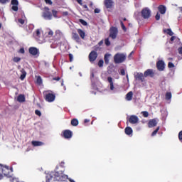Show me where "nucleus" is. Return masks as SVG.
<instances>
[{"label": "nucleus", "instance_id": "b1692460", "mask_svg": "<svg viewBox=\"0 0 182 182\" xmlns=\"http://www.w3.org/2000/svg\"><path fill=\"white\" fill-rule=\"evenodd\" d=\"M159 11L160 12V14H161L162 15H164V14H166V6L161 5L159 6Z\"/></svg>", "mask_w": 182, "mask_h": 182}, {"label": "nucleus", "instance_id": "37998d69", "mask_svg": "<svg viewBox=\"0 0 182 182\" xmlns=\"http://www.w3.org/2000/svg\"><path fill=\"white\" fill-rule=\"evenodd\" d=\"M103 63H104L103 60H100V61L98 62V66H99L100 68L103 67Z\"/></svg>", "mask_w": 182, "mask_h": 182}, {"label": "nucleus", "instance_id": "2f4dec72", "mask_svg": "<svg viewBox=\"0 0 182 182\" xmlns=\"http://www.w3.org/2000/svg\"><path fill=\"white\" fill-rule=\"evenodd\" d=\"M171 99V92H166V100H170Z\"/></svg>", "mask_w": 182, "mask_h": 182}, {"label": "nucleus", "instance_id": "603ef678", "mask_svg": "<svg viewBox=\"0 0 182 182\" xmlns=\"http://www.w3.org/2000/svg\"><path fill=\"white\" fill-rule=\"evenodd\" d=\"M156 21H160V14H157L155 16Z\"/></svg>", "mask_w": 182, "mask_h": 182}, {"label": "nucleus", "instance_id": "f704fd0d", "mask_svg": "<svg viewBox=\"0 0 182 182\" xmlns=\"http://www.w3.org/2000/svg\"><path fill=\"white\" fill-rule=\"evenodd\" d=\"M11 9L15 12H18V5H13Z\"/></svg>", "mask_w": 182, "mask_h": 182}, {"label": "nucleus", "instance_id": "6ab92c4d", "mask_svg": "<svg viewBox=\"0 0 182 182\" xmlns=\"http://www.w3.org/2000/svg\"><path fill=\"white\" fill-rule=\"evenodd\" d=\"M73 39L76 42L79 43L80 42V38L79 37V35L77 33L73 32L72 34Z\"/></svg>", "mask_w": 182, "mask_h": 182}, {"label": "nucleus", "instance_id": "f03ea898", "mask_svg": "<svg viewBox=\"0 0 182 182\" xmlns=\"http://www.w3.org/2000/svg\"><path fill=\"white\" fill-rule=\"evenodd\" d=\"M107 82H108V85H107V89L108 92L111 93V95H116L117 93L120 92V87L119 85H117L112 77H107Z\"/></svg>", "mask_w": 182, "mask_h": 182}, {"label": "nucleus", "instance_id": "a18cd8bd", "mask_svg": "<svg viewBox=\"0 0 182 182\" xmlns=\"http://www.w3.org/2000/svg\"><path fill=\"white\" fill-rule=\"evenodd\" d=\"M120 23H121V26H122L123 31H124V32H126L127 28H126V26H124V24L123 23V21H120Z\"/></svg>", "mask_w": 182, "mask_h": 182}, {"label": "nucleus", "instance_id": "ea45409f", "mask_svg": "<svg viewBox=\"0 0 182 182\" xmlns=\"http://www.w3.org/2000/svg\"><path fill=\"white\" fill-rule=\"evenodd\" d=\"M35 114L39 117L42 116V113L38 109L35 110Z\"/></svg>", "mask_w": 182, "mask_h": 182}, {"label": "nucleus", "instance_id": "c85d7f7f", "mask_svg": "<svg viewBox=\"0 0 182 182\" xmlns=\"http://www.w3.org/2000/svg\"><path fill=\"white\" fill-rule=\"evenodd\" d=\"M71 124L72 126H77V124H79V121L76 119H73L72 121H71Z\"/></svg>", "mask_w": 182, "mask_h": 182}, {"label": "nucleus", "instance_id": "69168bd1", "mask_svg": "<svg viewBox=\"0 0 182 182\" xmlns=\"http://www.w3.org/2000/svg\"><path fill=\"white\" fill-rule=\"evenodd\" d=\"M89 122H90V120L87 119L84 120V123H89Z\"/></svg>", "mask_w": 182, "mask_h": 182}, {"label": "nucleus", "instance_id": "de8ad7c7", "mask_svg": "<svg viewBox=\"0 0 182 182\" xmlns=\"http://www.w3.org/2000/svg\"><path fill=\"white\" fill-rule=\"evenodd\" d=\"M168 68H174V65L173 64V63L169 62L168 64Z\"/></svg>", "mask_w": 182, "mask_h": 182}, {"label": "nucleus", "instance_id": "393cba45", "mask_svg": "<svg viewBox=\"0 0 182 182\" xmlns=\"http://www.w3.org/2000/svg\"><path fill=\"white\" fill-rule=\"evenodd\" d=\"M133 99V92L130 91L128 92L126 95V100H128V102H130Z\"/></svg>", "mask_w": 182, "mask_h": 182}, {"label": "nucleus", "instance_id": "7c9ffc66", "mask_svg": "<svg viewBox=\"0 0 182 182\" xmlns=\"http://www.w3.org/2000/svg\"><path fill=\"white\" fill-rule=\"evenodd\" d=\"M159 130H160V127H158L156 130H154L152 134H151V136L152 137L156 136V134H157V133L159 132Z\"/></svg>", "mask_w": 182, "mask_h": 182}, {"label": "nucleus", "instance_id": "4be33fe9", "mask_svg": "<svg viewBox=\"0 0 182 182\" xmlns=\"http://www.w3.org/2000/svg\"><path fill=\"white\" fill-rule=\"evenodd\" d=\"M77 33L80 35L82 39H85V37L86 36V33H85V31H83L82 29H77Z\"/></svg>", "mask_w": 182, "mask_h": 182}, {"label": "nucleus", "instance_id": "4c0bfd02", "mask_svg": "<svg viewBox=\"0 0 182 182\" xmlns=\"http://www.w3.org/2000/svg\"><path fill=\"white\" fill-rule=\"evenodd\" d=\"M52 12H53V16H54V18H58V11L53 10Z\"/></svg>", "mask_w": 182, "mask_h": 182}, {"label": "nucleus", "instance_id": "49530a36", "mask_svg": "<svg viewBox=\"0 0 182 182\" xmlns=\"http://www.w3.org/2000/svg\"><path fill=\"white\" fill-rule=\"evenodd\" d=\"M18 22L19 23H21V25H23V23H25V20L22 19V18H18Z\"/></svg>", "mask_w": 182, "mask_h": 182}, {"label": "nucleus", "instance_id": "0e129e2a", "mask_svg": "<svg viewBox=\"0 0 182 182\" xmlns=\"http://www.w3.org/2000/svg\"><path fill=\"white\" fill-rule=\"evenodd\" d=\"M80 5H82V0H76Z\"/></svg>", "mask_w": 182, "mask_h": 182}, {"label": "nucleus", "instance_id": "c03bdc74", "mask_svg": "<svg viewBox=\"0 0 182 182\" xmlns=\"http://www.w3.org/2000/svg\"><path fill=\"white\" fill-rule=\"evenodd\" d=\"M9 2V0H0V4L2 5H5V4H8Z\"/></svg>", "mask_w": 182, "mask_h": 182}, {"label": "nucleus", "instance_id": "412c9836", "mask_svg": "<svg viewBox=\"0 0 182 182\" xmlns=\"http://www.w3.org/2000/svg\"><path fill=\"white\" fill-rule=\"evenodd\" d=\"M105 5L106 8H112V5H113V1L105 0Z\"/></svg>", "mask_w": 182, "mask_h": 182}, {"label": "nucleus", "instance_id": "9d476101", "mask_svg": "<svg viewBox=\"0 0 182 182\" xmlns=\"http://www.w3.org/2000/svg\"><path fill=\"white\" fill-rule=\"evenodd\" d=\"M97 59V53L96 51H92L89 55L90 62H95Z\"/></svg>", "mask_w": 182, "mask_h": 182}, {"label": "nucleus", "instance_id": "dca6fc26", "mask_svg": "<svg viewBox=\"0 0 182 182\" xmlns=\"http://www.w3.org/2000/svg\"><path fill=\"white\" fill-rule=\"evenodd\" d=\"M31 144L34 147H38V146H43V144H43V142L40 141H32Z\"/></svg>", "mask_w": 182, "mask_h": 182}, {"label": "nucleus", "instance_id": "09e8293b", "mask_svg": "<svg viewBox=\"0 0 182 182\" xmlns=\"http://www.w3.org/2000/svg\"><path fill=\"white\" fill-rule=\"evenodd\" d=\"M120 75H122V76H124V75H126V71L124 70V69H121Z\"/></svg>", "mask_w": 182, "mask_h": 182}, {"label": "nucleus", "instance_id": "5fc2aeb1", "mask_svg": "<svg viewBox=\"0 0 182 182\" xmlns=\"http://www.w3.org/2000/svg\"><path fill=\"white\" fill-rule=\"evenodd\" d=\"M69 58H70V62H73V55L69 54Z\"/></svg>", "mask_w": 182, "mask_h": 182}, {"label": "nucleus", "instance_id": "cd10ccee", "mask_svg": "<svg viewBox=\"0 0 182 182\" xmlns=\"http://www.w3.org/2000/svg\"><path fill=\"white\" fill-rule=\"evenodd\" d=\"M47 33L48 38H52V36H53V31L50 30V28L47 29Z\"/></svg>", "mask_w": 182, "mask_h": 182}, {"label": "nucleus", "instance_id": "20e7f679", "mask_svg": "<svg viewBox=\"0 0 182 182\" xmlns=\"http://www.w3.org/2000/svg\"><path fill=\"white\" fill-rule=\"evenodd\" d=\"M126 60V54L124 53H117L114 56V63H123Z\"/></svg>", "mask_w": 182, "mask_h": 182}, {"label": "nucleus", "instance_id": "a19ab883", "mask_svg": "<svg viewBox=\"0 0 182 182\" xmlns=\"http://www.w3.org/2000/svg\"><path fill=\"white\" fill-rule=\"evenodd\" d=\"M80 23L83 25L84 26H86L87 25V22H86L85 20L80 19Z\"/></svg>", "mask_w": 182, "mask_h": 182}, {"label": "nucleus", "instance_id": "39448f33", "mask_svg": "<svg viewBox=\"0 0 182 182\" xmlns=\"http://www.w3.org/2000/svg\"><path fill=\"white\" fill-rule=\"evenodd\" d=\"M117 33H119V30L116 27H111L109 29V38L112 39H116L117 38Z\"/></svg>", "mask_w": 182, "mask_h": 182}, {"label": "nucleus", "instance_id": "79ce46f5", "mask_svg": "<svg viewBox=\"0 0 182 182\" xmlns=\"http://www.w3.org/2000/svg\"><path fill=\"white\" fill-rule=\"evenodd\" d=\"M167 33L168 35H169L170 36H173L174 35V33H173V31H171V29H168L167 30Z\"/></svg>", "mask_w": 182, "mask_h": 182}, {"label": "nucleus", "instance_id": "1a4fd4ad", "mask_svg": "<svg viewBox=\"0 0 182 182\" xmlns=\"http://www.w3.org/2000/svg\"><path fill=\"white\" fill-rule=\"evenodd\" d=\"M156 68L158 70H159L160 72H163V70H164L166 68V63H164V61L163 60H159L156 63Z\"/></svg>", "mask_w": 182, "mask_h": 182}, {"label": "nucleus", "instance_id": "7ed1b4c3", "mask_svg": "<svg viewBox=\"0 0 182 182\" xmlns=\"http://www.w3.org/2000/svg\"><path fill=\"white\" fill-rule=\"evenodd\" d=\"M11 171H12V168H9V166L0 165V180H2L4 176L6 177L9 176Z\"/></svg>", "mask_w": 182, "mask_h": 182}, {"label": "nucleus", "instance_id": "ddd939ff", "mask_svg": "<svg viewBox=\"0 0 182 182\" xmlns=\"http://www.w3.org/2000/svg\"><path fill=\"white\" fill-rule=\"evenodd\" d=\"M134 77L136 80H141V82H144V74L141 73H136L135 74Z\"/></svg>", "mask_w": 182, "mask_h": 182}, {"label": "nucleus", "instance_id": "72a5a7b5", "mask_svg": "<svg viewBox=\"0 0 182 182\" xmlns=\"http://www.w3.org/2000/svg\"><path fill=\"white\" fill-rule=\"evenodd\" d=\"M141 114H143L144 117H149V112L147 111L141 112Z\"/></svg>", "mask_w": 182, "mask_h": 182}, {"label": "nucleus", "instance_id": "c756f323", "mask_svg": "<svg viewBox=\"0 0 182 182\" xmlns=\"http://www.w3.org/2000/svg\"><path fill=\"white\" fill-rule=\"evenodd\" d=\"M46 18H47V19H48L49 21L52 20V18H53L52 13L47 11V13H46Z\"/></svg>", "mask_w": 182, "mask_h": 182}, {"label": "nucleus", "instance_id": "9b49d317", "mask_svg": "<svg viewBox=\"0 0 182 182\" xmlns=\"http://www.w3.org/2000/svg\"><path fill=\"white\" fill-rule=\"evenodd\" d=\"M28 52L32 56H36V55H38L39 50L36 48V47H30L28 49Z\"/></svg>", "mask_w": 182, "mask_h": 182}, {"label": "nucleus", "instance_id": "680f3d73", "mask_svg": "<svg viewBox=\"0 0 182 182\" xmlns=\"http://www.w3.org/2000/svg\"><path fill=\"white\" fill-rule=\"evenodd\" d=\"M98 45H99V46H102L103 45V40H102L101 41H100V42L98 43Z\"/></svg>", "mask_w": 182, "mask_h": 182}, {"label": "nucleus", "instance_id": "f3484780", "mask_svg": "<svg viewBox=\"0 0 182 182\" xmlns=\"http://www.w3.org/2000/svg\"><path fill=\"white\" fill-rule=\"evenodd\" d=\"M33 36L37 41H40V43H42V41L39 39V38H41V31L39 29L36 30V33H33Z\"/></svg>", "mask_w": 182, "mask_h": 182}, {"label": "nucleus", "instance_id": "13d9d810", "mask_svg": "<svg viewBox=\"0 0 182 182\" xmlns=\"http://www.w3.org/2000/svg\"><path fill=\"white\" fill-rule=\"evenodd\" d=\"M95 14H100V10L99 9H95Z\"/></svg>", "mask_w": 182, "mask_h": 182}, {"label": "nucleus", "instance_id": "f8f14e48", "mask_svg": "<svg viewBox=\"0 0 182 182\" xmlns=\"http://www.w3.org/2000/svg\"><path fill=\"white\" fill-rule=\"evenodd\" d=\"M144 77H147L148 76H150V77H153V76H154V72L152 69H148L144 72Z\"/></svg>", "mask_w": 182, "mask_h": 182}, {"label": "nucleus", "instance_id": "6e6552de", "mask_svg": "<svg viewBox=\"0 0 182 182\" xmlns=\"http://www.w3.org/2000/svg\"><path fill=\"white\" fill-rule=\"evenodd\" d=\"M139 117L136 115H131L128 119V122L131 123V124H137L139 123Z\"/></svg>", "mask_w": 182, "mask_h": 182}, {"label": "nucleus", "instance_id": "6e6d98bb", "mask_svg": "<svg viewBox=\"0 0 182 182\" xmlns=\"http://www.w3.org/2000/svg\"><path fill=\"white\" fill-rule=\"evenodd\" d=\"M19 52L20 53H25V49L23 48H20Z\"/></svg>", "mask_w": 182, "mask_h": 182}, {"label": "nucleus", "instance_id": "a211bd4d", "mask_svg": "<svg viewBox=\"0 0 182 182\" xmlns=\"http://www.w3.org/2000/svg\"><path fill=\"white\" fill-rule=\"evenodd\" d=\"M55 38L56 39H62L63 38V33L60 30L55 31Z\"/></svg>", "mask_w": 182, "mask_h": 182}, {"label": "nucleus", "instance_id": "a878e982", "mask_svg": "<svg viewBox=\"0 0 182 182\" xmlns=\"http://www.w3.org/2000/svg\"><path fill=\"white\" fill-rule=\"evenodd\" d=\"M21 75L20 76V79L21 80H23L25 79V77H26V71L25 70V69H21Z\"/></svg>", "mask_w": 182, "mask_h": 182}, {"label": "nucleus", "instance_id": "4468645a", "mask_svg": "<svg viewBox=\"0 0 182 182\" xmlns=\"http://www.w3.org/2000/svg\"><path fill=\"white\" fill-rule=\"evenodd\" d=\"M65 139H72V132L70 130H65L63 132Z\"/></svg>", "mask_w": 182, "mask_h": 182}, {"label": "nucleus", "instance_id": "58836bf2", "mask_svg": "<svg viewBox=\"0 0 182 182\" xmlns=\"http://www.w3.org/2000/svg\"><path fill=\"white\" fill-rule=\"evenodd\" d=\"M13 60H14V62H16V63L21 62V58H19V57H14Z\"/></svg>", "mask_w": 182, "mask_h": 182}, {"label": "nucleus", "instance_id": "4d7b16f0", "mask_svg": "<svg viewBox=\"0 0 182 182\" xmlns=\"http://www.w3.org/2000/svg\"><path fill=\"white\" fill-rule=\"evenodd\" d=\"M93 77H95V73H93V71H91V80L93 81Z\"/></svg>", "mask_w": 182, "mask_h": 182}, {"label": "nucleus", "instance_id": "f257e3e1", "mask_svg": "<svg viewBox=\"0 0 182 182\" xmlns=\"http://www.w3.org/2000/svg\"><path fill=\"white\" fill-rule=\"evenodd\" d=\"M59 166L55 167V171H51L47 173V182H75L73 179L69 178L67 175L63 174V171H58Z\"/></svg>", "mask_w": 182, "mask_h": 182}, {"label": "nucleus", "instance_id": "8fccbe9b", "mask_svg": "<svg viewBox=\"0 0 182 182\" xmlns=\"http://www.w3.org/2000/svg\"><path fill=\"white\" fill-rule=\"evenodd\" d=\"M178 139L181 141H182V131H181L178 134Z\"/></svg>", "mask_w": 182, "mask_h": 182}, {"label": "nucleus", "instance_id": "bb28decb", "mask_svg": "<svg viewBox=\"0 0 182 182\" xmlns=\"http://www.w3.org/2000/svg\"><path fill=\"white\" fill-rule=\"evenodd\" d=\"M110 56H112V55L110 54H105V62L106 63V65H109V59L110 58Z\"/></svg>", "mask_w": 182, "mask_h": 182}, {"label": "nucleus", "instance_id": "bf43d9fd", "mask_svg": "<svg viewBox=\"0 0 182 182\" xmlns=\"http://www.w3.org/2000/svg\"><path fill=\"white\" fill-rule=\"evenodd\" d=\"M178 53H179L180 55H182V47L179 48L178 49Z\"/></svg>", "mask_w": 182, "mask_h": 182}, {"label": "nucleus", "instance_id": "aec40b11", "mask_svg": "<svg viewBox=\"0 0 182 182\" xmlns=\"http://www.w3.org/2000/svg\"><path fill=\"white\" fill-rule=\"evenodd\" d=\"M125 134H127V136H132L133 134V129L132 127H128L125 128Z\"/></svg>", "mask_w": 182, "mask_h": 182}, {"label": "nucleus", "instance_id": "e2e57ef3", "mask_svg": "<svg viewBox=\"0 0 182 182\" xmlns=\"http://www.w3.org/2000/svg\"><path fill=\"white\" fill-rule=\"evenodd\" d=\"M175 39H176V36H172L171 38V42H173V41H175Z\"/></svg>", "mask_w": 182, "mask_h": 182}, {"label": "nucleus", "instance_id": "052dcab7", "mask_svg": "<svg viewBox=\"0 0 182 182\" xmlns=\"http://www.w3.org/2000/svg\"><path fill=\"white\" fill-rule=\"evenodd\" d=\"M63 15H64V16H68V15H69V13L68 11H65L63 13Z\"/></svg>", "mask_w": 182, "mask_h": 182}, {"label": "nucleus", "instance_id": "0eeeda50", "mask_svg": "<svg viewBox=\"0 0 182 182\" xmlns=\"http://www.w3.org/2000/svg\"><path fill=\"white\" fill-rule=\"evenodd\" d=\"M151 16V11L149 9V8H145L141 11V16L144 19H149V18Z\"/></svg>", "mask_w": 182, "mask_h": 182}, {"label": "nucleus", "instance_id": "2eb2a0df", "mask_svg": "<svg viewBox=\"0 0 182 182\" xmlns=\"http://www.w3.org/2000/svg\"><path fill=\"white\" fill-rule=\"evenodd\" d=\"M148 126L149 128L155 127V126H157V120L156 119L149 120Z\"/></svg>", "mask_w": 182, "mask_h": 182}, {"label": "nucleus", "instance_id": "5701e85b", "mask_svg": "<svg viewBox=\"0 0 182 182\" xmlns=\"http://www.w3.org/2000/svg\"><path fill=\"white\" fill-rule=\"evenodd\" d=\"M17 100L19 103H23V102H25V95L22 94L19 95L17 97Z\"/></svg>", "mask_w": 182, "mask_h": 182}, {"label": "nucleus", "instance_id": "e433bc0d", "mask_svg": "<svg viewBox=\"0 0 182 182\" xmlns=\"http://www.w3.org/2000/svg\"><path fill=\"white\" fill-rule=\"evenodd\" d=\"M105 43L106 46H110V41H109V38H106L105 40Z\"/></svg>", "mask_w": 182, "mask_h": 182}, {"label": "nucleus", "instance_id": "3c124183", "mask_svg": "<svg viewBox=\"0 0 182 182\" xmlns=\"http://www.w3.org/2000/svg\"><path fill=\"white\" fill-rule=\"evenodd\" d=\"M47 5H52L53 2H52V0H46Z\"/></svg>", "mask_w": 182, "mask_h": 182}, {"label": "nucleus", "instance_id": "423d86ee", "mask_svg": "<svg viewBox=\"0 0 182 182\" xmlns=\"http://www.w3.org/2000/svg\"><path fill=\"white\" fill-rule=\"evenodd\" d=\"M56 99V95L55 93L52 92H48L46 93V101L49 103H52L53 102H55V100Z\"/></svg>", "mask_w": 182, "mask_h": 182}, {"label": "nucleus", "instance_id": "473e14b6", "mask_svg": "<svg viewBox=\"0 0 182 182\" xmlns=\"http://www.w3.org/2000/svg\"><path fill=\"white\" fill-rule=\"evenodd\" d=\"M37 85H42V77L41 76H38L36 80Z\"/></svg>", "mask_w": 182, "mask_h": 182}, {"label": "nucleus", "instance_id": "c9c22d12", "mask_svg": "<svg viewBox=\"0 0 182 182\" xmlns=\"http://www.w3.org/2000/svg\"><path fill=\"white\" fill-rule=\"evenodd\" d=\"M11 5H19L18 0H11Z\"/></svg>", "mask_w": 182, "mask_h": 182}, {"label": "nucleus", "instance_id": "864d4df0", "mask_svg": "<svg viewBox=\"0 0 182 182\" xmlns=\"http://www.w3.org/2000/svg\"><path fill=\"white\" fill-rule=\"evenodd\" d=\"M53 80H56L57 82H59L60 80V77H55L52 78Z\"/></svg>", "mask_w": 182, "mask_h": 182}, {"label": "nucleus", "instance_id": "338daca9", "mask_svg": "<svg viewBox=\"0 0 182 182\" xmlns=\"http://www.w3.org/2000/svg\"><path fill=\"white\" fill-rule=\"evenodd\" d=\"M60 166H61V167H63V166H65V163L63 161H62L60 164Z\"/></svg>", "mask_w": 182, "mask_h": 182}, {"label": "nucleus", "instance_id": "774afa93", "mask_svg": "<svg viewBox=\"0 0 182 182\" xmlns=\"http://www.w3.org/2000/svg\"><path fill=\"white\" fill-rule=\"evenodd\" d=\"M43 18H46V12H43Z\"/></svg>", "mask_w": 182, "mask_h": 182}]
</instances>
